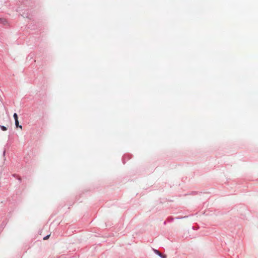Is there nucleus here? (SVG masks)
Returning <instances> with one entry per match:
<instances>
[{
  "instance_id": "6",
  "label": "nucleus",
  "mask_w": 258,
  "mask_h": 258,
  "mask_svg": "<svg viewBox=\"0 0 258 258\" xmlns=\"http://www.w3.org/2000/svg\"><path fill=\"white\" fill-rule=\"evenodd\" d=\"M1 21H2V19L0 18V23L1 22Z\"/></svg>"
},
{
  "instance_id": "3",
  "label": "nucleus",
  "mask_w": 258,
  "mask_h": 258,
  "mask_svg": "<svg viewBox=\"0 0 258 258\" xmlns=\"http://www.w3.org/2000/svg\"><path fill=\"white\" fill-rule=\"evenodd\" d=\"M0 127L1 128V129L3 131H6L7 130V128L5 126H3V125H0Z\"/></svg>"
},
{
  "instance_id": "2",
  "label": "nucleus",
  "mask_w": 258,
  "mask_h": 258,
  "mask_svg": "<svg viewBox=\"0 0 258 258\" xmlns=\"http://www.w3.org/2000/svg\"><path fill=\"white\" fill-rule=\"evenodd\" d=\"M15 124H16V126L17 127H20L21 129H22V125H19L18 120H15Z\"/></svg>"
},
{
  "instance_id": "5",
  "label": "nucleus",
  "mask_w": 258,
  "mask_h": 258,
  "mask_svg": "<svg viewBox=\"0 0 258 258\" xmlns=\"http://www.w3.org/2000/svg\"><path fill=\"white\" fill-rule=\"evenodd\" d=\"M49 236H50V234H49V235H47V236H45V237H44L43 238V239H44V240H47V239H48V238L49 237Z\"/></svg>"
},
{
  "instance_id": "1",
  "label": "nucleus",
  "mask_w": 258,
  "mask_h": 258,
  "mask_svg": "<svg viewBox=\"0 0 258 258\" xmlns=\"http://www.w3.org/2000/svg\"><path fill=\"white\" fill-rule=\"evenodd\" d=\"M154 251L158 255H159L160 256H161V257L162 258H166V256L165 255H163L162 254L161 252H160L159 251L157 250H154Z\"/></svg>"
},
{
  "instance_id": "4",
  "label": "nucleus",
  "mask_w": 258,
  "mask_h": 258,
  "mask_svg": "<svg viewBox=\"0 0 258 258\" xmlns=\"http://www.w3.org/2000/svg\"><path fill=\"white\" fill-rule=\"evenodd\" d=\"M14 118L15 119V120H18V116L17 113H14Z\"/></svg>"
}]
</instances>
